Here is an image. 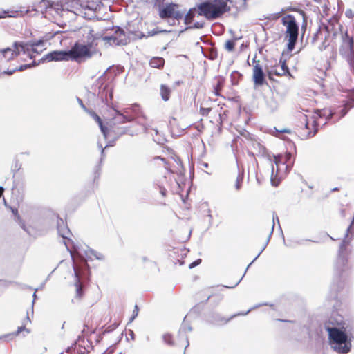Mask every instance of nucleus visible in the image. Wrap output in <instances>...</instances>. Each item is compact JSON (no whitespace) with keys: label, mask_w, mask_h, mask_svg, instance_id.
I'll list each match as a JSON object with an SVG mask.
<instances>
[{"label":"nucleus","mask_w":354,"mask_h":354,"mask_svg":"<svg viewBox=\"0 0 354 354\" xmlns=\"http://www.w3.org/2000/svg\"><path fill=\"white\" fill-rule=\"evenodd\" d=\"M100 165H97L96 167V170L95 171L94 180H95V178H99V176H100Z\"/></svg>","instance_id":"09e8293b"},{"label":"nucleus","mask_w":354,"mask_h":354,"mask_svg":"<svg viewBox=\"0 0 354 354\" xmlns=\"http://www.w3.org/2000/svg\"><path fill=\"white\" fill-rule=\"evenodd\" d=\"M242 77V75L238 71H234L231 74V79L232 84L236 85L239 82V80Z\"/></svg>","instance_id":"7c9ffc66"},{"label":"nucleus","mask_w":354,"mask_h":354,"mask_svg":"<svg viewBox=\"0 0 354 354\" xmlns=\"http://www.w3.org/2000/svg\"><path fill=\"white\" fill-rule=\"evenodd\" d=\"M162 340L164 341V342L167 344H168L169 346H174V342L173 341V337H172V335L170 334V333H165L163 335H162Z\"/></svg>","instance_id":"c85d7f7f"},{"label":"nucleus","mask_w":354,"mask_h":354,"mask_svg":"<svg viewBox=\"0 0 354 354\" xmlns=\"http://www.w3.org/2000/svg\"><path fill=\"white\" fill-rule=\"evenodd\" d=\"M21 167V164L19 162V161L18 160H15L14 164H13V166H12V171H14V173L15 171H19Z\"/></svg>","instance_id":"e433bc0d"},{"label":"nucleus","mask_w":354,"mask_h":354,"mask_svg":"<svg viewBox=\"0 0 354 354\" xmlns=\"http://www.w3.org/2000/svg\"><path fill=\"white\" fill-rule=\"evenodd\" d=\"M273 230H274V225H272V228H271V231L269 234V236L265 243L264 245H263V248H261V251L259 252V254L256 256V257L253 259V261L248 266V267L246 268L245 269V272H246V271L248 270V268L252 265V263L257 260V259L260 256V254L262 253V252L266 249V246L268 245L269 241H270V237L272 234V232H273ZM245 273H244L245 274Z\"/></svg>","instance_id":"393cba45"},{"label":"nucleus","mask_w":354,"mask_h":354,"mask_svg":"<svg viewBox=\"0 0 354 354\" xmlns=\"http://www.w3.org/2000/svg\"><path fill=\"white\" fill-rule=\"evenodd\" d=\"M44 4L49 11L53 10L66 19L92 20L101 2L100 0H90L84 5L80 3L79 0H63L57 3L44 1Z\"/></svg>","instance_id":"f03ea898"},{"label":"nucleus","mask_w":354,"mask_h":354,"mask_svg":"<svg viewBox=\"0 0 354 354\" xmlns=\"http://www.w3.org/2000/svg\"><path fill=\"white\" fill-rule=\"evenodd\" d=\"M201 263V259H196V261H194V262L191 263L189 265V269H192L194 267L198 266Z\"/></svg>","instance_id":"a19ab883"},{"label":"nucleus","mask_w":354,"mask_h":354,"mask_svg":"<svg viewBox=\"0 0 354 354\" xmlns=\"http://www.w3.org/2000/svg\"><path fill=\"white\" fill-rule=\"evenodd\" d=\"M243 180V174H239L235 183V188L236 190H239L241 187L242 183Z\"/></svg>","instance_id":"72a5a7b5"},{"label":"nucleus","mask_w":354,"mask_h":354,"mask_svg":"<svg viewBox=\"0 0 354 354\" xmlns=\"http://www.w3.org/2000/svg\"><path fill=\"white\" fill-rule=\"evenodd\" d=\"M160 193L161 194L162 196H165L167 194L166 189L163 187H160Z\"/></svg>","instance_id":"3c124183"},{"label":"nucleus","mask_w":354,"mask_h":354,"mask_svg":"<svg viewBox=\"0 0 354 354\" xmlns=\"http://www.w3.org/2000/svg\"><path fill=\"white\" fill-rule=\"evenodd\" d=\"M141 113V111L140 110V113L137 115H136L133 111L132 110H130V115H132L134 117V119L138 117V115H140V114Z\"/></svg>","instance_id":"4d7b16f0"},{"label":"nucleus","mask_w":354,"mask_h":354,"mask_svg":"<svg viewBox=\"0 0 354 354\" xmlns=\"http://www.w3.org/2000/svg\"><path fill=\"white\" fill-rule=\"evenodd\" d=\"M38 290V289H36L35 292L33 293L32 295V297H33V300H32V305L34 304L35 303V301L37 299V295H36V292Z\"/></svg>","instance_id":"13d9d810"},{"label":"nucleus","mask_w":354,"mask_h":354,"mask_svg":"<svg viewBox=\"0 0 354 354\" xmlns=\"http://www.w3.org/2000/svg\"><path fill=\"white\" fill-rule=\"evenodd\" d=\"M342 322V317L336 320L337 324L342 326L341 328L330 326L326 323L324 324V328L328 333V342L331 348L338 353L346 354L351 351V344Z\"/></svg>","instance_id":"7ed1b4c3"},{"label":"nucleus","mask_w":354,"mask_h":354,"mask_svg":"<svg viewBox=\"0 0 354 354\" xmlns=\"http://www.w3.org/2000/svg\"><path fill=\"white\" fill-rule=\"evenodd\" d=\"M77 102H78V103H79L80 106H81L84 110H85L86 111H87V109H86V107L84 106V103H83L82 100L80 98H79V97H77Z\"/></svg>","instance_id":"de8ad7c7"},{"label":"nucleus","mask_w":354,"mask_h":354,"mask_svg":"<svg viewBox=\"0 0 354 354\" xmlns=\"http://www.w3.org/2000/svg\"><path fill=\"white\" fill-rule=\"evenodd\" d=\"M268 304L267 303H261V304H257L254 306H252V308H250L249 310H248L246 312H241V313H236V314H234L233 315H232V317H236L237 316H244V315H247L250 311L259 308V307H261V306H267Z\"/></svg>","instance_id":"bb28decb"},{"label":"nucleus","mask_w":354,"mask_h":354,"mask_svg":"<svg viewBox=\"0 0 354 354\" xmlns=\"http://www.w3.org/2000/svg\"><path fill=\"white\" fill-rule=\"evenodd\" d=\"M129 333H130V335H131V338L133 339H134L133 332L132 330H129Z\"/></svg>","instance_id":"e2e57ef3"},{"label":"nucleus","mask_w":354,"mask_h":354,"mask_svg":"<svg viewBox=\"0 0 354 354\" xmlns=\"http://www.w3.org/2000/svg\"><path fill=\"white\" fill-rule=\"evenodd\" d=\"M130 110H132L137 115L140 113V106L138 104H134L123 109L122 111L115 109V115L113 117V119L119 124L133 121L134 117L130 115Z\"/></svg>","instance_id":"1a4fd4ad"},{"label":"nucleus","mask_w":354,"mask_h":354,"mask_svg":"<svg viewBox=\"0 0 354 354\" xmlns=\"http://www.w3.org/2000/svg\"><path fill=\"white\" fill-rule=\"evenodd\" d=\"M171 89L165 84L160 86V95L164 101H168L170 97Z\"/></svg>","instance_id":"b1692460"},{"label":"nucleus","mask_w":354,"mask_h":354,"mask_svg":"<svg viewBox=\"0 0 354 354\" xmlns=\"http://www.w3.org/2000/svg\"><path fill=\"white\" fill-rule=\"evenodd\" d=\"M210 111H211L210 108L201 107V109H200V113L203 116L208 115V114L209 113Z\"/></svg>","instance_id":"58836bf2"},{"label":"nucleus","mask_w":354,"mask_h":354,"mask_svg":"<svg viewBox=\"0 0 354 354\" xmlns=\"http://www.w3.org/2000/svg\"><path fill=\"white\" fill-rule=\"evenodd\" d=\"M318 27L314 34L313 41H321L318 48L322 51L330 46V40L335 37L338 30L341 28L340 24H317Z\"/></svg>","instance_id":"423d86ee"},{"label":"nucleus","mask_w":354,"mask_h":354,"mask_svg":"<svg viewBox=\"0 0 354 354\" xmlns=\"http://www.w3.org/2000/svg\"><path fill=\"white\" fill-rule=\"evenodd\" d=\"M305 127L306 129H309L308 123L307 122L305 123Z\"/></svg>","instance_id":"774afa93"},{"label":"nucleus","mask_w":354,"mask_h":354,"mask_svg":"<svg viewBox=\"0 0 354 354\" xmlns=\"http://www.w3.org/2000/svg\"><path fill=\"white\" fill-rule=\"evenodd\" d=\"M266 105L271 112H273L275 110H277L278 107L277 102L272 97L266 99Z\"/></svg>","instance_id":"a878e982"},{"label":"nucleus","mask_w":354,"mask_h":354,"mask_svg":"<svg viewBox=\"0 0 354 354\" xmlns=\"http://www.w3.org/2000/svg\"><path fill=\"white\" fill-rule=\"evenodd\" d=\"M237 11L231 0H213L198 4L189 9L185 14V10L179 9V6L169 3L158 7V14L162 19L171 18L180 20L185 18V22L192 21L194 17L203 16L207 20H215L222 17L229 12L235 14Z\"/></svg>","instance_id":"f257e3e1"},{"label":"nucleus","mask_w":354,"mask_h":354,"mask_svg":"<svg viewBox=\"0 0 354 354\" xmlns=\"http://www.w3.org/2000/svg\"><path fill=\"white\" fill-rule=\"evenodd\" d=\"M165 64V59L160 57H154L149 61V65L152 68H162Z\"/></svg>","instance_id":"412c9836"},{"label":"nucleus","mask_w":354,"mask_h":354,"mask_svg":"<svg viewBox=\"0 0 354 354\" xmlns=\"http://www.w3.org/2000/svg\"><path fill=\"white\" fill-rule=\"evenodd\" d=\"M279 63L281 64V73H283V74H286V75H290V71H289V68L286 63V60L285 59H283L282 57H281L280 60H279Z\"/></svg>","instance_id":"c756f323"},{"label":"nucleus","mask_w":354,"mask_h":354,"mask_svg":"<svg viewBox=\"0 0 354 354\" xmlns=\"http://www.w3.org/2000/svg\"><path fill=\"white\" fill-rule=\"evenodd\" d=\"M354 106V94L351 97V99L350 101H348L344 106V108L341 110V115L339 117L338 120L343 118L347 112L349 111L350 109Z\"/></svg>","instance_id":"5701e85b"},{"label":"nucleus","mask_w":354,"mask_h":354,"mask_svg":"<svg viewBox=\"0 0 354 354\" xmlns=\"http://www.w3.org/2000/svg\"><path fill=\"white\" fill-rule=\"evenodd\" d=\"M26 330V327L25 326H19L18 327L17 331L15 332V335H18L21 332L24 331Z\"/></svg>","instance_id":"49530a36"},{"label":"nucleus","mask_w":354,"mask_h":354,"mask_svg":"<svg viewBox=\"0 0 354 354\" xmlns=\"http://www.w3.org/2000/svg\"><path fill=\"white\" fill-rule=\"evenodd\" d=\"M13 46H17L21 53L27 55L30 59H33L35 57L34 53L39 54L45 49V41L42 39L36 41H30L28 42L15 41Z\"/></svg>","instance_id":"6e6552de"},{"label":"nucleus","mask_w":354,"mask_h":354,"mask_svg":"<svg viewBox=\"0 0 354 354\" xmlns=\"http://www.w3.org/2000/svg\"><path fill=\"white\" fill-rule=\"evenodd\" d=\"M203 167H208V164H207V163H206V162H203Z\"/></svg>","instance_id":"338daca9"},{"label":"nucleus","mask_w":354,"mask_h":354,"mask_svg":"<svg viewBox=\"0 0 354 354\" xmlns=\"http://www.w3.org/2000/svg\"><path fill=\"white\" fill-rule=\"evenodd\" d=\"M274 74L276 75H286V74L281 73V68H273L268 72V77L269 79L272 80V75Z\"/></svg>","instance_id":"2f4dec72"},{"label":"nucleus","mask_w":354,"mask_h":354,"mask_svg":"<svg viewBox=\"0 0 354 354\" xmlns=\"http://www.w3.org/2000/svg\"><path fill=\"white\" fill-rule=\"evenodd\" d=\"M272 220H273V224L272 225H274V223H275V221H277V223L279 224V218L278 216L276 215H274V213L273 214V217H272Z\"/></svg>","instance_id":"5fc2aeb1"},{"label":"nucleus","mask_w":354,"mask_h":354,"mask_svg":"<svg viewBox=\"0 0 354 354\" xmlns=\"http://www.w3.org/2000/svg\"><path fill=\"white\" fill-rule=\"evenodd\" d=\"M233 318L234 317H232V316H231L230 318L227 319V318L223 317L220 314L214 313L209 318L208 322L213 325L221 326V325H224V324H227L228 322H230Z\"/></svg>","instance_id":"f3484780"},{"label":"nucleus","mask_w":354,"mask_h":354,"mask_svg":"<svg viewBox=\"0 0 354 354\" xmlns=\"http://www.w3.org/2000/svg\"><path fill=\"white\" fill-rule=\"evenodd\" d=\"M317 131V129L315 128V130L313 132H311V131L308 132L307 137L310 138V137L314 136L316 134Z\"/></svg>","instance_id":"603ef678"},{"label":"nucleus","mask_w":354,"mask_h":354,"mask_svg":"<svg viewBox=\"0 0 354 354\" xmlns=\"http://www.w3.org/2000/svg\"><path fill=\"white\" fill-rule=\"evenodd\" d=\"M286 25L285 39L288 40L287 49L291 52L295 47L299 36L298 24H283Z\"/></svg>","instance_id":"9d476101"},{"label":"nucleus","mask_w":354,"mask_h":354,"mask_svg":"<svg viewBox=\"0 0 354 354\" xmlns=\"http://www.w3.org/2000/svg\"><path fill=\"white\" fill-rule=\"evenodd\" d=\"M253 61L255 63L253 68V80L255 85L261 86L265 82V74L259 61H256L255 59Z\"/></svg>","instance_id":"4468645a"},{"label":"nucleus","mask_w":354,"mask_h":354,"mask_svg":"<svg viewBox=\"0 0 354 354\" xmlns=\"http://www.w3.org/2000/svg\"><path fill=\"white\" fill-rule=\"evenodd\" d=\"M279 18L281 22H306L307 19L302 10H294L290 13H274L265 16L263 18H259V20L277 21Z\"/></svg>","instance_id":"0eeeda50"},{"label":"nucleus","mask_w":354,"mask_h":354,"mask_svg":"<svg viewBox=\"0 0 354 354\" xmlns=\"http://www.w3.org/2000/svg\"><path fill=\"white\" fill-rule=\"evenodd\" d=\"M235 42L233 40H227L225 44L226 50L228 51H232L234 48Z\"/></svg>","instance_id":"f704fd0d"},{"label":"nucleus","mask_w":354,"mask_h":354,"mask_svg":"<svg viewBox=\"0 0 354 354\" xmlns=\"http://www.w3.org/2000/svg\"><path fill=\"white\" fill-rule=\"evenodd\" d=\"M192 330V328L190 326H186L185 324L184 323L181 327L179 329L178 334L179 335H182L185 337V342H186V346L185 348L189 346V341L188 337L185 335L187 332H191Z\"/></svg>","instance_id":"4be33fe9"},{"label":"nucleus","mask_w":354,"mask_h":354,"mask_svg":"<svg viewBox=\"0 0 354 354\" xmlns=\"http://www.w3.org/2000/svg\"><path fill=\"white\" fill-rule=\"evenodd\" d=\"M113 35L105 36L103 40L106 41L110 45L124 46L128 44L129 38L127 36L125 32L119 26L115 27Z\"/></svg>","instance_id":"f8f14e48"},{"label":"nucleus","mask_w":354,"mask_h":354,"mask_svg":"<svg viewBox=\"0 0 354 354\" xmlns=\"http://www.w3.org/2000/svg\"><path fill=\"white\" fill-rule=\"evenodd\" d=\"M335 113L330 109H324L320 111L319 116L325 117L327 120L331 119Z\"/></svg>","instance_id":"cd10ccee"},{"label":"nucleus","mask_w":354,"mask_h":354,"mask_svg":"<svg viewBox=\"0 0 354 354\" xmlns=\"http://www.w3.org/2000/svg\"><path fill=\"white\" fill-rule=\"evenodd\" d=\"M211 297H212V295L207 296L206 300L205 301V303H207L208 301V300L210 299Z\"/></svg>","instance_id":"0e129e2a"},{"label":"nucleus","mask_w":354,"mask_h":354,"mask_svg":"<svg viewBox=\"0 0 354 354\" xmlns=\"http://www.w3.org/2000/svg\"><path fill=\"white\" fill-rule=\"evenodd\" d=\"M258 145H259L260 149H262L263 153H264L266 148L263 146L261 145L260 144H258Z\"/></svg>","instance_id":"052dcab7"},{"label":"nucleus","mask_w":354,"mask_h":354,"mask_svg":"<svg viewBox=\"0 0 354 354\" xmlns=\"http://www.w3.org/2000/svg\"><path fill=\"white\" fill-rule=\"evenodd\" d=\"M203 24H194V25L192 26H187L186 27L185 29H183V30H178V31H176V30H174L172 29H165V30H162V29H160L159 28H154L153 29L151 32H149V35H151V36H153V35H156L158 33H160V32H166V33H175V35L176 36H179L181 33H183L184 31L188 30V29H191V28H197V29H199V28H203Z\"/></svg>","instance_id":"dca6fc26"},{"label":"nucleus","mask_w":354,"mask_h":354,"mask_svg":"<svg viewBox=\"0 0 354 354\" xmlns=\"http://www.w3.org/2000/svg\"><path fill=\"white\" fill-rule=\"evenodd\" d=\"M99 96L101 98L102 101L106 105L112 101L113 100V91L111 88L108 86H105L99 92Z\"/></svg>","instance_id":"a211bd4d"},{"label":"nucleus","mask_w":354,"mask_h":354,"mask_svg":"<svg viewBox=\"0 0 354 354\" xmlns=\"http://www.w3.org/2000/svg\"><path fill=\"white\" fill-rule=\"evenodd\" d=\"M292 155L290 153H286L283 157V163H287L290 160Z\"/></svg>","instance_id":"37998d69"},{"label":"nucleus","mask_w":354,"mask_h":354,"mask_svg":"<svg viewBox=\"0 0 354 354\" xmlns=\"http://www.w3.org/2000/svg\"><path fill=\"white\" fill-rule=\"evenodd\" d=\"M154 159H155V160H160L161 161L164 162L165 165L167 164V162H166L165 158H162L161 156H156V157L154 158Z\"/></svg>","instance_id":"6e6d98bb"},{"label":"nucleus","mask_w":354,"mask_h":354,"mask_svg":"<svg viewBox=\"0 0 354 354\" xmlns=\"http://www.w3.org/2000/svg\"><path fill=\"white\" fill-rule=\"evenodd\" d=\"M90 115L97 122V124L100 127V131L104 136V138L105 139H106L107 134H108V129L106 127H105L103 124V122H102V119L100 118V117L93 111L90 112Z\"/></svg>","instance_id":"6ab92c4d"},{"label":"nucleus","mask_w":354,"mask_h":354,"mask_svg":"<svg viewBox=\"0 0 354 354\" xmlns=\"http://www.w3.org/2000/svg\"><path fill=\"white\" fill-rule=\"evenodd\" d=\"M12 212L15 214V215H17L18 214V211L16 208H12Z\"/></svg>","instance_id":"bf43d9fd"},{"label":"nucleus","mask_w":354,"mask_h":354,"mask_svg":"<svg viewBox=\"0 0 354 354\" xmlns=\"http://www.w3.org/2000/svg\"><path fill=\"white\" fill-rule=\"evenodd\" d=\"M69 56L68 50H53L45 55L39 61V63H44L46 62L51 61H68Z\"/></svg>","instance_id":"ddd939ff"},{"label":"nucleus","mask_w":354,"mask_h":354,"mask_svg":"<svg viewBox=\"0 0 354 354\" xmlns=\"http://www.w3.org/2000/svg\"><path fill=\"white\" fill-rule=\"evenodd\" d=\"M274 162L278 165L279 163H283V156L282 155H277L274 156Z\"/></svg>","instance_id":"4c0bfd02"},{"label":"nucleus","mask_w":354,"mask_h":354,"mask_svg":"<svg viewBox=\"0 0 354 354\" xmlns=\"http://www.w3.org/2000/svg\"><path fill=\"white\" fill-rule=\"evenodd\" d=\"M7 16L12 17V15H8V12L6 11L0 12V19L5 18Z\"/></svg>","instance_id":"8fccbe9b"},{"label":"nucleus","mask_w":354,"mask_h":354,"mask_svg":"<svg viewBox=\"0 0 354 354\" xmlns=\"http://www.w3.org/2000/svg\"><path fill=\"white\" fill-rule=\"evenodd\" d=\"M206 57L210 59V60H214L217 58L218 57V53H217V50H215V49H212L210 51H209V53L208 55H206Z\"/></svg>","instance_id":"c9c22d12"},{"label":"nucleus","mask_w":354,"mask_h":354,"mask_svg":"<svg viewBox=\"0 0 354 354\" xmlns=\"http://www.w3.org/2000/svg\"><path fill=\"white\" fill-rule=\"evenodd\" d=\"M271 167H272V174H271V176H272L273 173H274V166H273L272 164L271 165Z\"/></svg>","instance_id":"69168bd1"},{"label":"nucleus","mask_w":354,"mask_h":354,"mask_svg":"<svg viewBox=\"0 0 354 354\" xmlns=\"http://www.w3.org/2000/svg\"><path fill=\"white\" fill-rule=\"evenodd\" d=\"M353 46L354 42L352 37L348 36L347 33H346V38L343 39V44L342 47L346 50V51H349L350 53L353 52Z\"/></svg>","instance_id":"aec40b11"},{"label":"nucleus","mask_w":354,"mask_h":354,"mask_svg":"<svg viewBox=\"0 0 354 354\" xmlns=\"http://www.w3.org/2000/svg\"><path fill=\"white\" fill-rule=\"evenodd\" d=\"M39 63H36V62H32V64H24V65H21L20 66L19 68L16 67V68H14L13 69H16V71H24V69H27V68H29L32 66H37Z\"/></svg>","instance_id":"473e14b6"},{"label":"nucleus","mask_w":354,"mask_h":354,"mask_svg":"<svg viewBox=\"0 0 354 354\" xmlns=\"http://www.w3.org/2000/svg\"><path fill=\"white\" fill-rule=\"evenodd\" d=\"M138 306L136 305L135 306V309L133 311V315H132V317L130 319L131 322L133 321L136 318V317H137V315H138Z\"/></svg>","instance_id":"a18cd8bd"},{"label":"nucleus","mask_w":354,"mask_h":354,"mask_svg":"<svg viewBox=\"0 0 354 354\" xmlns=\"http://www.w3.org/2000/svg\"><path fill=\"white\" fill-rule=\"evenodd\" d=\"M109 145H106L104 148H103L102 145L98 142V147L101 149V158H100V162H102V160L104 159L105 156L104 153V149L109 147Z\"/></svg>","instance_id":"ea45409f"},{"label":"nucleus","mask_w":354,"mask_h":354,"mask_svg":"<svg viewBox=\"0 0 354 354\" xmlns=\"http://www.w3.org/2000/svg\"><path fill=\"white\" fill-rule=\"evenodd\" d=\"M244 274L242 276V277L241 278V279H239L234 286H225L224 287L225 288H233L234 287H236L239 283L240 281H241V279H243Z\"/></svg>","instance_id":"864d4df0"},{"label":"nucleus","mask_w":354,"mask_h":354,"mask_svg":"<svg viewBox=\"0 0 354 354\" xmlns=\"http://www.w3.org/2000/svg\"><path fill=\"white\" fill-rule=\"evenodd\" d=\"M73 261V265L75 264L79 269L88 272V266L87 261L92 260V257L97 260H104V257L102 253L97 252L88 246L73 245V250L70 252Z\"/></svg>","instance_id":"20e7f679"},{"label":"nucleus","mask_w":354,"mask_h":354,"mask_svg":"<svg viewBox=\"0 0 354 354\" xmlns=\"http://www.w3.org/2000/svg\"><path fill=\"white\" fill-rule=\"evenodd\" d=\"M73 268L75 277V286L76 288V294L77 297H81L83 293V290L80 280L82 278L86 277L87 273L79 269V268L75 264L73 265Z\"/></svg>","instance_id":"2eb2a0df"},{"label":"nucleus","mask_w":354,"mask_h":354,"mask_svg":"<svg viewBox=\"0 0 354 354\" xmlns=\"http://www.w3.org/2000/svg\"><path fill=\"white\" fill-rule=\"evenodd\" d=\"M306 241H312L310 239H299L295 241V244L296 245H304ZM314 242V241H313Z\"/></svg>","instance_id":"c03bdc74"},{"label":"nucleus","mask_w":354,"mask_h":354,"mask_svg":"<svg viewBox=\"0 0 354 354\" xmlns=\"http://www.w3.org/2000/svg\"><path fill=\"white\" fill-rule=\"evenodd\" d=\"M142 127H143V129H144V131L145 133H147L148 131V129H149L148 127L146 125H145V124H143Z\"/></svg>","instance_id":"680f3d73"},{"label":"nucleus","mask_w":354,"mask_h":354,"mask_svg":"<svg viewBox=\"0 0 354 354\" xmlns=\"http://www.w3.org/2000/svg\"><path fill=\"white\" fill-rule=\"evenodd\" d=\"M345 15L349 19H352L354 17V12L351 9H347L345 12Z\"/></svg>","instance_id":"79ce46f5"},{"label":"nucleus","mask_w":354,"mask_h":354,"mask_svg":"<svg viewBox=\"0 0 354 354\" xmlns=\"http://www.w3.org/2000/svg\"><path fill=\"white\" fill-rule=\"evenodd\" d=\"M57 229L58 234L63 239V243L66 250L70 252L73 250V245H75L71 239V232L66 223L61 218L57 219Z\"/></svg>","instance_id":"9b49d317"},{"label":"nucleus","mask_w":354,"mask_h":354,"mask_svg":"<svg viewBox=\"0 0 354 354\" xmlns=\"http://www.w3.org/2000/svg\"><path fill=\"white\" fill-rule=\"evenodd\" d=\"M98 39V37H94L92 41H90L89 36H88L86 44H80L79 42L75 43L71 48L68 50L69 60L80 62L82 60L89 59L94 55L99 53V51L95 48L97 46L95 41Z\"/></svg>","instance_id":"39448f33"}]
</instances>
